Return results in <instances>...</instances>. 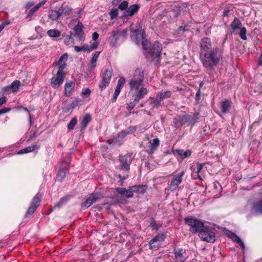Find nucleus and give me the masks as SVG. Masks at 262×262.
Here are the masks:
<instances>
[{
    "instance_id": "33",
    "label": "nucleus",
    "mask_w": 262,
    "mask_h": 262,
    "mask_svg": "<svg viewBox=\"0 0 262 262\" xmlns=\"http://www.w3.org/2000/svg\"><path fill=\"white\" fill-rule=\"evenodd\" d=\"M150 99L151 100L149 103V104L152 106V109H154L155 108H157L159 107L161 104V101L159 98L157 97L156 99H154V98L150 97Z\"/></svg>"
},
{
    "instance_id": "60",
    "label": "nucleus",
    "mask_w": 262,
    "mask_h": 262,
    "mask_svg": "<svg viewBox=\"0 0 262 262\" xmlns=\"http://www.w3.org/2000/svg\"><path fill=\"white\" fill-rule=\"evenodd\" d=\"M91 93V90L89 88H86L82 92V94L83 95H89Z\"/></svg>"
},
{
    "instance_id": "52",
    "label": "nucleus",
    "mask_w": 262,
    "mask_h": 262,
    "mask_svg": "<svg viewBox=\"0 0 262 262\" xmlns=\"http://www.w3.org/2000/svg\"><path fill=\"white\" fill-rule=\"evenodd\" d=\"M82 50L84 52H87L88 53H90L91 52V48L90 45L88 44L85 43L83 44L82 46Z\"/></svg>"
},
{
    "instance_id": "35",
    "label": "nucleus",
    "mask_w": 262,
    "mask_h": 262,
    "mask_svg": "<svg viewBox=\"0 0 262 262\" xmlns=\"http://www.w3.org/2000/svg\"><path fill=\"white\" fill-rule=\"evenodd\" d=\"M66 173L67 172H66L64 170L61 169V168H59L56 177L57 180L62 181L63 179L66 177Z\"/></svg>"
},
{
    "instance_id": "30",
    "label": "nucleus",
    "mask_w": 262,
    "mask_h": 262,
    "mask_svg": "<svg viewBox=\"0 0 262 262\" xmlns=\"http://www.w3.org/2000/svg\"><path fill=\"white\" fill-rule=\"evenodd\" d=\"M60 16L61 15L58 9V10H51L49 14V18L52 20H57Z\"/></svg>"
},
{
    "instance_id": "39",
    "label": "nucleus",
    "mask_w": 262,
    "mask_h": 262,
    "mask_svg": "<svg viewBox=\"0 0 262 262\" xmlns=\"http://www.w3.org/2000/svg\"><path fill=\"white\" fill-rule=\"evenodd\" d=\"M70 159L68 158L67 160H64L62 162V165L60 168H61V169L64 170L66 172L68 171L69 169V165L68 163L70 162Z\"/></svg>"
},
{
    "instance_id": "11",
    "label": "nucleus",
    "mask_w": 262,
    "mask_h": 262,
    "mask_svg": "<svg viewBox=\"0 0 262 262\" xmlns=\"http://www.w3.org/2000/svg\"><path fill=\"white\" fill-rule=\"evenodd\" d=\"M41 200V194L37 193L33 198L31 204L25 213V217H28L34 213L37 207L39 206Z\"/></svg>"
},
{
    "instance_id": "4",
    "label": "nucleus",
    "mask_w": 262,
    "mask_h": 262,
    "mask_svg": "<svg viewBox=\"0 0 262 262\" xmlns=\"http://www.w3.org/2000/svg\"><path fill=\"white\" fill-rule=\"evenodd\" d=\"M147 53V57L150 59L151 61L155 65L160 63L161 59V52L162 51V45L159 41H155L152 45H149Z\"/></svg>"
},
{
    "instance_id": "23",
    "label": "nucleus",
    "mask_w": 262,
    "mask_h": 262,
    "mask_svg": "<svg viewBox=\"0 0 262 262\" xmlns=\"http://www.w3.org/2000/svg\"><path fill=\"white\" fill-rule=\"evenodd\" d=\"M172 153L174 155L177 154L179 156L181 157V158L182 159L189 157L191 155V151L189 149L186 150L185 151L182 149H177L175 150L173 149Z\"/></svg>"
},
{
    "instance_id": "40",
    "label": "nucleus",
    "mask_w": 262,
    "mask_h": 262,
    "mask_svg": "<svg viewBox=\"0 0 262 262\" xmlns=\"http://www.w3.org/2000/svg\"><path fill=\"white\" fill-rule=\"evenodd\" d=\"M151 222L150 223L149 226L151 227L152 230H158L160 227V226L157 223V222L154 220L153 217L151 218Z\"/></svg>"
},
{
    "instance_id": "14",
    "label": "nucleus",
    "mask_w": 262,
    "mask_h": 262,
    "mask_svg": "<svg viewBox=\"0 0 262 262\" xmlns=\"http://www.w3.org/2000/svg\"><path fill=\"white\" fill-rule=\"evenodd\" d=\"M185 172L182 171L179 173L175 175L171 179L170 184V189L171 191H174L177 189L179 185L182 181V177Z\"/></svg>"
},
{
    "instance_id": "37",
    "label": "nucleus",
    "mask_w": 262,
    "mask_h": 262,
    "mask_svg": "<svg viewBox=\"0 0 262 262\" xmlns=\"http://www.w3.org/2000/svg\"><path fill=\"white\" fill-rule=\"evenodd\" d=\"M77 123V120L76 117L72 118L67 125L68 129L69 130H73Z\"/></svg>"
},
{
    "instance_id": "18",
    "label": "nucleus",
    "mask_w": 262,
    "mask_h": 262,
    "mask_svg": "<svg viewBox=\"0 0 262 262\" xmlns=\"http://www.w3.org/2000/svg\"><path fill=\"white\" fill-rule=\"evenodd\" d=\"M83 25L82 23L79 21L73 28V30L75 32L74 35L78 37L79 41H83L84 39V33L83 31Z\"/></svg>"
},
{
    "instance_id": "7",
    "label": "nucleus",
    "mask_w": 262,
    "mask_h": 262,
    "mask_svg": "<svg viewBox=\"0 0 262 262\" xmlns=\"http://www.w3.org/2000/svg\"><path fill=\"white\" fill-rule=\"evenodd\" d=\"M185 224L190 227L189 231L192 233H200L207 222L203 221L192 216H187L184 219Z\"/></svg>"
},
{
    "instance_id": "34",
    "label": "nucleus",
    "mask_w": 262,
    "mask_h": 262,
    "mask_svg": "<svg viewBox=\"0 0 262 262\" xmlns=\"http://www.w3.org/2000/svg\"><path fill=\"white\" fill-rule=\"evenodd\" d=\"M47 34L51 37L57 38L61 35V32L56 29H51L47 31Z\"/></svg>"
},
{
    "instance_id": "6",
    "label": "nucleus",
    "mask_w": 262,
    "mask_h": 262,
    "mask_svg": "<svg viewBox=\"0 0 262 262\" xmlns=\"http://www.w3.org/2000/svg\"><path fill=\"white\" fill-rule=\"evenodd\" d=\"M133 33L131 38L133 41L137 45H139L141 42L143 48L144 50H148L150 42L145 38V31L141 29V27H138L137 28L132 31Z\"/></svg>"
},
{
    "instance_id": "47",
    "label": "nucleus",
    "mask_w": 262,
    "mask_h": 262,
    "mask_svg": "<svg viewBox=\"0 0 262 262\" xmlns=\"http://www.w3.org/2000/svg\"><path fill=\"white\" fill-rule=\"evenodd\" d=\"M117 138L115 139V142H120L123 140V139L126 136L123 130L121 131L117 134Z\"/></svg>"
},
{
    "instance_id": "19",
    "label": "nucleus",
    "mask_w": 262,
    "mask_h": 262,
    "mask_svg": "<svg viewBox=\"0 0 262 262\" xmlns=\"http://www.w3.org/2000/svg\"><path fill=\"white\" fill-rule=\"evenodd\" d=\"M125 82V79L124 77H120L118 80L117 82V85L115 89V91L114 94L113 95V97L112 98V102H115L116 101L117 97L120 93L121 90L123 86L124 83Z\"/></svg>"
},
{
    "instance_id": "42",
    "label": "nucleus",
    "mask_w": 262,
    "mask_h": 262,
    "mask_svg": "<svg viewBox=\"0 0 262 262\" xmlns=\"http://www.w3.org/2000/svg\"><path fill=\"white\" fill-rule=\"evenodd\" d=\"M136 130V127L135 126H130L127 127L125 129L123 130L124 132V133L127 136L129 134L134 133Z\"/></svg>"
},
{
    "instance_id": "59",
    "label": "nucleus",
    "mask_w": 262,
    "mask_h": 262,
    "mask_svg": "<svg viewBox=\"0 0 262 262\" xmlns=\"http://www.w3.org/2000/svg\"><path fill=\"white\" fill-rule=\"evenodd\" d=\"M98 43L97 42H94L91 46H90L91 51L93 50H95L98 48Z\"/></svg>"
},
{
    "instance_id": "25",
    "label": "nucleus",
    "mask_w": 262,
    "mask_h": 262,
    "mask_svg": "<svg viewBox=\"0 0 262 262\" xmlns=\"http://www.w3.org/2000/svg\"><path fill=\"white\" fill-rule=\"evenodd\" d=\"M232 101L230 100L226 99L222 102L221 108L223 114H227L229 112L231 107Z\"/></svg>"
},
{
    "instance_id": "64",
    "label": "nucleus",
    "mask_w": 262,
    "mask_h": 262,
    "mask_svg": "<svg viewBox=\"0 0 262 262\" xmlns=\"http://www.w3.org/2000/svg\"><path fill=\"white\" fill-rule=\"evenodd\" d=\"M258 63L259 66H262V51L261 52L260 55L259 57Z\"/></svg>"
},
{
    "instance_id": "16",
    "label": "nucleus",
    "mask_w": 262,
    "mask_h": 262,
    "mask_svg": "<svg viewBox=\"0 0 262 262\" xmlns=\"http://www.w3.org/2000/svg\"><path fill=\"white\" fill-rule=\"evenodd\" d=\"M140 8V5L138 4L130 5L126 10L124 11L122 17L127 18L129 16H133L138 12Z\"/></svg>"
},
{
    "instance_id": "54",
    "label": "nucleus",
    "mask_w": 262,
    "mask_h": 262,
    "mask_svg": "<svg viewBox=\"0 0 262 262\" xmlns=\"http://www.w3.org/2000/svg\"><path fill=\"white\" fill-rule=\"evenodd\" d=\"M118 178L119 179V182L120 183V186H123V183L124 180L128 178V175L126 176H123L122 177L121 175L119 174Z\"/></svg>"
},
{
    "instance_id": "46",
    "label": "nucleus",
    "mask_w": 262,
    "mask_h": 262,
    "mask_svg": "<svg viewBox=\"0 0 262 262\" xmlns=\"http://www.w3.org/2000/svg\"><path fill=\"white\" fill-rule=\"evenodd\" d=\"M81 102V100L79 99H76L73 100L69 106V110H73L75 108L78 104V103Z\"/></svg>"
},
{
    "instance_id": "53",
    "label": "nucleus",
    "mask_w": 262,
    "mask_h": 262,
    "mask_svg": "<svg viewBox=\"0 0 262 262\" xmlns=\"http://www.w3.org/2000/svg\"><path fill=\"white\" fill-rule=\"evenodd\" d=\"M201 90L200 88L199 89L195 96V101L197 104L199 103V101L201 99Z\"/></svg>"
},
{
    "instance_id": "49",
    "label": "nucleus",
    "mask_w": 262,
    "mask_h": 262,
    "mask_svg": "<svg viewBox=\"0 0 262 262\" xmlns=\"http://www.w3.org/2000/svg\"><path fill=\"white\" fill-rule=\"evenodd\" d=\"M128 3L126 1H124L121 2L118 7V9L121 10H126L128 8Z\"/></svg>"
},
{
    "instance_id": "1",
    "label": "nucleus",
    "mask_w": 262,
    "mask_h": 262,
    "mask_svg": "<svg viewBox=\"0 0 262 262\" xmlns=\"http://www.w3.org/2000/svg\"><path fill=\"white\" fill-rule=\"evenodd\" d=\"M200 59L203 67L212 71L222 59V53L219 48H212L209 38L204 37L200 42Z\"/></svg>"
},
{
    "instance_id": "27",
    "label": "nucleus",
    "mask_w": 262,
    "mask_h": 262,
    "mask_svg": "<svg viewBox=\"0 0 262 262\" xmlns=\"http://www.w3.org/2000/svg\"><path fill=\"white\" fill-rule=\"evenodd\" d=\"M59 11H60L61 15L68 16L69 15L72 11V8L67 5L65 3H63L61 7L59 8Z\"/></svg>"
},
{
    "instance_id": "28",
    "label": "nucleus",
    "mask_w": 262,
    "mask_h": 262,
    "mask_svg": "<svg viewBox=\"0 0 262 262\" xmlns=\"http://www.w3.org/2000/svg\"><path fill=\"white\" fill-rule=\"evenodd\" d=\"M91 116L89 114H85L80 122L81 130L84 129L88 126L89 123L91 121Z\"/></svg>"
},
{
    "instance_id": "20",
    "label": "nucleus",
    "mask_w": 262,
    "mask_h": 262,
    "mask_svg": "<svg viewBox=\"0 0 262 262\" xmlns=\"http://www.w3.org/2000/svg\"><path fill=\"white\" fill-rule=\"evenodd\" d=\"M149 145L146 152L150 156L155 152L158 149L160 145V140L158 138H155L152 141L149 142Z\"/></svg>"
},
{
    "instance_id": "61",
    "label": "nucleus",
    "mask_w": 262,
    "mask_h": 262,
    "mask_svg": "<svg viewBox=\"0 0 262 262\" xmlns=\"http://www.w3.org/2000/svg\"><path fill=\"white\" fill-rule=\"evenodd\" d=\"M99 37V34L97 32H94L92 34V39L94 41H96L97 39H98Z\"/></svg>"
},
{
    "instance_id": "2",
    "label": "nucleus",
    "mask_w": 262,
    "mask_h": 262,
    "mask_svg": "<svg viewBox=\"0 0 262 262\" xmlns=\"http://www.w3.org/2000/svg\"><path fill=\"white\" fill-rule=\"evenodd\" d=\"M68 54L64 53L59 58L56 64L58 66V69L56 74L51 78V85L54 89H57L63 83L66 74L63 72L67 64L66 61L68 60Z\"/></svg>"
},
{
    "instance_id": "22",
    "label": "nucleus",
    "mask_w": 262,
    "mask_h": 262,
    "mask_svg": "<svg viewBox=\"0 0 262 262\" xmlns=\"http://www.w3.org/2000/svg\"><path fill=\"white\" fill-rule=\"evenodd\" d=\"M185 253V250L182 248L174 250V257L178 262H185V258H184V254Z\"/></svg>"
},
{
    "instance_id": "5",
    "label": "nucleus",
    "mask_w": 262,
    "mask_h": 262,
    "mask_svg": "<svg viewBox=\"0 0 262 262\" xmlns=\"http://www.w3.org/2000/svg\"><path fill=\"white\" fill-rule=\"evenodd\" d=\"M198 235L202 241L213 243L215 241V228L207 222Z\"/></svg>"
},
{
    "instance_id": "62",
    "label": "nucleus",
    "mask_w": 262,
    "mask_h": 262,
    "mask_svg": "<svg viewBox=\"0 0 262 262\" xmlns=\"http://www.w3.org/2000/svg\"><path fill=\"white\" fill-rule=\"evenodd\" d=\"M10 85L6 86L3 89V90L4 91V92L7 93H8L10 92H12L11 88H10Z\"/></svg>"
},
{
    "instance_id": "12",
    "label": "nucleus",
    "mask_w": 262,
    "mask_h": 262,
    "mask_svg": "<svg viewBox=\"0 0 262 262\" xmlns=\"http://www.w3.org/2000/svg\"><path fill=\"white\" fill-rule=\"evenodd\" d=\"M127 30L123 29L122 30H118L116 31H113L111 32L112 36L109 37L110 46L112 47H116L118 45V40L120 36L125 38L126 36Z\"/></svg>"
},
{
    "instance_id": "17",
    "label": "nucleus",
    "mask_w": 262,
    "mask_h": 262,
    "mask_svg": "<svg viewBox=\"0 0 262 262\" xmlns=\"http://www.w3.org/2000/svg\"><path fill=\"white\" fill-rule=\"evenodd\" d=\"M167 236V232L158 233L156 236L152 238L149 242V249L150 250L155 249L157 246H151L155 242H159L162 244Z\"/></svg>"
},
{
    "instance_id": "31",
    "label": "nucleus",
    "mask_w": 262,
    "mask_h": 262,
    "mask_svg": "<svg viewBox=\"0 0 262 262\" xmlns=\"http://www.w3.org/2000/svg\"><path fill=\"white\" fill-rule=\"evenodd\" d=\"M241 26L242 23L240 20L236 17H234L233 21L230 24V27L232 28L233 32H234L236 29L241 28Z\"/></svg>"
},
{
    "instance_id": "36",
    "label": "nucleus",
    "mask_w": 262,
    "mask_h": 262,
    "mask_svg": "<svg viewBox=\"0 0 262 262\" xmlns=\"http://www.w3.org/2000/svg\"><path fill=\"white\" fill-rule=\"evenodd\" d=\"M10 85V88H11L12 92H15L17 91L19 89V86L20 85V81L19 80H16L14 81Z\"/></svg>"
},
{
    "instance_id": "51",
    "label": "nucleus",
    "mask_w": 262,
    "mask_h": 262,
    "mask_svg": "<svg viewBox=\"0 0 262 262\" xmlns=\"http://www.w3.org/2000/svg\"><path fill=\"white\" fill-rule=\"evenodd\" d=\"M100 53V52H99V51H97V52H96L93 55L92 59H91V62H93V63H96L98 58V57L99 56V54Z\"/></svg>"
},
{
    "instance_id": "24",
    "label": "nucleus",
    "mask_w": 262,
    "mask_h": 262,
    "mask_svg": "<svg viewBox=\"0 0 262 262\" xmlns=\"http://www.w3.org/2000/svg\"><path fill=\"white\" fill-rule=\"evenodd\" d=\"M74 88L75 82L74 81L66 82L64 85V95L66 97H70L72 94V91L74 89Z\"/></svg>"
},
{
    "instance_id": "15",
    "label": "nucleus",
    "mask_w": 262,
    "mask_h": 262,
    "mask_svg": "<svg viewBox=\"0 0 262 262\" xmlns=\"http://www.w3.org/2000/svg\"><path fill=\"white\" fill-rule=\"evenodd\" d=\"M250 213L254 216L262 215V199L252 203L250 208Z\"/></svg>"
},
{
    "instance_id": "57",
    "label": "nucleus",
    "mask_w": 262,
    "mask_h": 262,
    "mask_svg": "<svg viewBox=\"0 0 262 262\" xmlns=\"http://www.w3.org/2000/svg\"><path fill=\"white\" fill-rule=\"evenodd\" d=\"M204 163H197L196 165V169H197V173H199L201 170L202 169L203 166H204Z\"/></svg>"
},
{
    "instance_id": "26",
    "label": "nucleus",
    "mask_w": 262,
    "mask_h": 262,
    "mask_svg": "<svg viewBox=\"0 0 262 262\" xmlns=\"http://www.w3.org/2000/svg\"><path fill=\"white\" fill-rule=\"evenodd\" d=\"M40 148L39 145L33 144L31 146H28L23 149L19 150L17 152V154L21 155L24 154H27L35 150H37Z\"/></svg>"
},
{
    "instance_id": "29",
    "label": "nucleus",
    "mask_w": 262,
    "mask_h": 262,
    "mask_svg": "<svg viewBox=\"0 0 262 262\" xmlns=\"http://www.w3.org/2000/svg\"><path fill=\"white\" fill-rule=\"evenodd\" d=\"M72 196L70 195H67L61 198L59 201L55 204L54 208H60L63 205L66 204L68 201L71 198Z\"/></svg>"
},
{
    "instance_id": "32",
    "label": "nucleus",
    "mask_w": 262,
    "mask_h": 262,
    "mask_svg": "<svg viewBox=\"0 0 262 262\" xmlns=\"http://www.w3.org/2000/svg\"><path fill=\"white\" fill-rule=\"evenodd\" d=\"M171 95V92L170 91H167L163 92L162 91L157 94V97L162 101L165 99L170 98Z\"/></svg>"
},
{
    "instance_id": "38",
    "label": "nucleus",
    "mask_w": 262,
    "mask_h": 262,
    "mask_svg": "<svg viewBox=\"0 0 262 262\" xmlns=\"http://www.w3.org/2000/svg\"><path fill=\"white\" fill-rule=\"evenodd\" d=\"M148 93V91L146 88L142 87L139 90V92L137 93V95L138 96L139 98H141L142 99L144 98V96L146 95Z\"/></svg>"
},
{
    "instance_id": "56",
    "label": "nucleus",
    "mask_w": 262,
    "mask_h": 262,
    "mask_svg": "<svg viewBox=\"0 0 262 262\" xmlns=\"http://www.w3.org/2000/svg\"><path fill=\"white\" fill-rule=\"evenodd\" d=\"M11 110V108L10 107H4L0 109V115L9 112Z\"/></svg>"
},
{
    "instance_id": "10",
    "label": "nucleus",
    "mask_w": 262,
    "mask_h": 262,
    "mask_svg": "<svg viewBox=\"0 0 262 262\" xmlns=\"http://www.w3.org/2000/svg\"><path fill=\"white\" fill-rule=\"evenodd\" d=\"M134 157L132 155L125 154L120 155L119 156V161L120 162L119 169L121 170L129 171L130 170V165L132 162Z\"/></svg>"
},
{
    "instance_id": "50",
    "label": "nucleus",
    "mask_w": 262,
    "mask_h": 262,
    "mask_svg": "<svg viewBox=\"0 0 262 262\" xmlns=\"http://www.w3.org/2000/svg\"><path fill=\"white\" fill-rule=\"evenodd\" d=\"M39 7L36 5L35 7L31 9L27 14V18H31L34 14V12L36 11L38 9Z\"/></svg>"
},
{
    "instance_id": "43",
    "label": "nucleus",
    "mask_w": 262,
    "mask_h": 262,
    "mask_svg": "<svg viewBox=\"0 0 262 262\" xmlns=\"http://www.w3.org/2000/svg\"><path fill=\"white\" fill-rule=\"evenodd\" d=\"M240 29V32L239 33V35L240 37L244 40H246L247 39L246 36V29L245 27H241Z\"/></svg>"
},
{
    "instance_id": "48",
    "label": "nucleus",
    "mask_w": 262,
    "mask_h": 262,
    "mask_svg": "<svg viewBox=\"0 0 262 262\" xmlns=\"http://www.w3.org/2000/svg\"><path fill=\"white\" fill-rule=\"evenodd\" d=\"M173 123L176 128H179L183 126L180 118L179 119L177 118H174L173 119Z\"/></svg>"
},
{
    "instance_id": "58",
    "label": "nucleus",
    "mask_w": 262,
    "mask_h": 262,
    "mask_svg": "<svg viewBox=\"0 0 262 262\" xmlns=\"http://www.w3.org/2000/svg\"><path fill=\"white\" fill-rule=\"evenodd\" d=\"M37 137V131H34L33 133L31 134L29 136V139L28 141L32 140L33 139L36 138Z\"/></svg>"
},
{
    "instance_id": "9",
    "label": "nucleus",
    "mask_w": 262,
    "mask_h": 262,
    "mask_svg": "<svg viewBox=\"0 0 262 262\" xmlns=\"http://www.w3.org/2000/svg\"><path fill=\"white\" fill-rule=\"evenodd\" d=\"M102 194L100 192H94L90 194L89 195L85 196L82 200L81 204V208H88L90 207L94 203L99 201L103 198Z\"/></svg>"
},
{
    "instance_id": "63",
    "label": "nucleus",
    "mask_w": 262,
    "mask_h": 262,
    "mask_svg": "<svg viewBox=\"0 0 262 262\" xmlns=\"http://www.w3.org/2000/svg\"><path fill=\"white\" fill-rule=\"evenodd\" d=\"M7 101V98L6 97H2L0 98V106L4 104Z\"/></svg>"
},
{
    "instance_id": "13",
    "label": "nucleus",
    "mask_w": 262,
    "mask_h": 262,
    "mask_svg": "<svg viewBox=\"0 0 262 262\" xmlns=\"http://www.w3.org/2000/svg\"><path fill=\"white\" fill-rule=\"evenodd\" d=\"M112 76V72L108 69L101 75V80L99 84V88L101 91L105 90L109 85Z\"/></svg>"
},
{
    "instance_id": "8",
    "label": "nucleus",
    "mask_w": 262,
    "mask_h": 262,
    "mask_svg": "<svg viewBox=\"0 0 262 262\" xmlns=\"http://www.w3.org/2000/svg\"><path fill=\"white\" fill-rule=\"evenodd\" d=\"M144 76L142 70L139 69L135 70L133 76L130 80L129 85L131 90H138L142 85Z\"/></svg>"
},
{
    "instance_id": "44",
    "label": "nucleus",
    "mask_w": 262,
    "mask_h": 262,
    "mask_svg": "<svg viewBox=\"0 0 262 262\" xmlns=\"http://www.w3.org/2000/svg\"><path fill=\"white\" fill-rule=\"evenodd\" d=\"M72 32H70L69 35H67L64 39V43L69 46L71 45V42H73V38L72 37Z\"/></svg>"
},
{
    "instance_id": "41",
    "label": "nucleus",
    "mask_w": 262,
    "mask_h": 262,
    "mask_svg": "<svg viewBox=\"0 0 262 262\" xmlns=\"http://www.w3.org/2000/svg\"><path fill=\"white\" fill-rule=\"evenodd\" d=\"M109 15L111 19L117 18L118 15V10L117 8H113L110 12Z\"/></svg>"
},
{
    "instance_id": "3",
    "label": "nucleus",
    "mask_w": 262,
    "mask_h": 262,
    "mask_svg": "<svg viewBox=\"0 0 262 262\" xmlns=\"http://www.w3.org/2000/svg\"><path fill=\"white\" fill-rule=\"evenodd\" d=\"M147 187L143 185H135L129 186L127 189L123 187H117L116 191L121 195H124L126 199H130L134 196V192L144 194L146 193Z\"/></svg>"
},
{
    "instance_id": "45",
    "label": "nucleus",
    "mask_w": 262,
    "mask_h": 262,
    "mask_svg": "<svg viewBox=\"0 0 262 262\" xmlns=\"http://www.w3.org/2000/svg\"><path fill=\"white\" fill-rule=\"evenodd\" d=\"M229 234L228 235L230 238L235 243H237L241 238L234 233L230 231H228Z\"/></svg>"
},
{
    "instance_id": "21",
    "label": "nucleus",
    "mask_w": 262,
    "mask_h": 262,
    "mask_svg": "<svg viewBox=\"0 0 262 262\" xmlns=\"http://www.w3.org/2000/svg\"><path fill=\"white\" fill-rule=\"evenodd\" d=\"M199 113H194L192 115H190L188 114L184 115L180 117L181 120V122L182 125L187 123H190L193 121H195L199 118Z\"/></svg>"
},
{
    "instance_id": "55",
    "label": "nucleus",
    "mask_w": 262,
    "mask_h": 262,
    "mask_svg": "<svg viewBox=\"0 0 262 262\" xmlns=\"http://www.w3.org/2000/svg\"><path fill=\"white\" fill-rule=\"evenodd\" d=\"M126 105H127L126 108L129 111H131L134 108L135 106L136 105L135 103L133 102V101L129 102V103L126 104Z\"/></svg>"
}]
</instances>
